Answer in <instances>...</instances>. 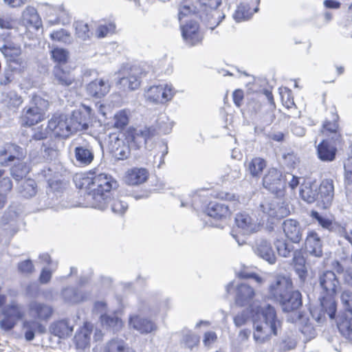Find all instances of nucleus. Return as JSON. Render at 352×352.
Segmentation results:
<instances>
[{
  "mask_svg": "<svg viewBox=\"0 0 352 352\" xmlns=\"http://www.w3.org/2000/svg\"><path fill=\"white\" fill-rule=\"evenodd\" d=\"M160 118L156 125L144 126L143 129H130L125 135V139L117 138L111 146V152L118 160L127 159L131 150H138L147 142L160 133L166 134L170 131L166 123Z\"/></svg>",
  "mask_w": 352,
  "mask_h": 352,
  "instance_id": "nucleus-1",
  "label": "nucleus"
},
{
  "mask_svg": "<svg viewBox=\"0 0 352 352\" xmlns=\"http://www.w3.org/2000/svg\"><path fill=\"white\" fill-rule=\"evenodd\" d=\"M318 282L320 292L318 300L320 304L310 309L312 318L318 322L322 323L327 316L333 318L337 311L335 296L340 288V281L336 274L331 270L323 272L319 275Z\"/></svg>",
  "mask_w": 352,
  "mask_h": 352,
  "instance_id": "nucleus-2",
  "label": "nucleus"
},
{
  "mask_svg": "<svg viewBox=\"0 0 352 352\" xmlns=\"http://www.w3.org/2000/svg\"><path fill=\"white\" fill-rule=\"evenodd\" d=\"M116 186L117 182L111 176L100 173L92 177L83 178L80 188L85 186L87 189L85 199L91 207L104 210L108 206L110 191Z\"/></svg>",
  "mask_w": 352,
  "mask_h": 352,
  "instance_id": "nucleus-3",
  "label": "nucleus"
},
{
  "mask_svg": "<svg viewBox=\"0 0 352 352\" xmlns=\"http://www.w3.org/2000/svg\"><path fill=\"white\" fill-rule=\"evenodd\" d=\"M49 107L48 100L38 96H34L23 109L20 116L22 126H33L45 119Z\"/></svg>",
  "mask_w": 352,
  "mask_h": 352,
  "instance_id": "nucleus-4",
  "label": "nucleus"
},
{
  "mask_svg": "<svg viewBox=\"0 0 352 352\" xmlns=\"http://www.w3.org/2000/svg\"><path fill=\"white\" fill-rule=\"evenodd\" d=\"M234 289V302L237 306L248 307L251 311H258L259 305L254 303L255 292L251 286L245 283H241L235 286L234 282H230L226 285V294H230Z\"/></svg>",
  "mask_w": 352,
  "mask_h": 352,
  "instance_id": "nucleus-5",
  "label": "nucleus"
},
{
  "mask_svg": "<svg viewBox=\"0 0 352 352\" xmlns=\"http://www.w3.org/2000/svg\"><path fill=\"white\" fill-rule=\"evenodd\" d=\"M146 74L140 66L133 65L129 69H124L119 72V80L117 85L124 91L137 89L141 82L142 77Z\"/></svg>",
  "mask_w": 352,
  "mask_h": 352,
  "instance_id": "nucleus-6",
  "label": "nucleus"
},
{
  "mask_svg": "<svg viewBox=\"0 0 352 352\" xmlns=\"http://www.w3.org/2000/svg\"><path fill=\"white\" fill-rule=\"evenodd\" d=\"M259 210L263 213L262 218H266L271 223H274V220L284 218L289 214V210L276 197L265 199L261 203Z\"/></svg>",
  "mask_w": 352,
  "mask_h": 352,
  "instance_id": "nucleus-7",
  "label": "nucleus"
},
{
  "mask_svg": "<svg viewBox=\"0 0 352 352\" xmlns=\"http://www.w3.org/2000/svg\"><path fill=\"white\" fill-rule=\"evenodd\" d=\"M74 147V157L80 166H87L91 164L94 160V150L93 145L82 137L75 138L72 142Z\"/></svg>",
  "mask_w": 352,
  "mask_h": 352,
  "instance_id": "nucleus-8",
  "label": "nucleus"
},
{
  "mask_svg": "<svg viewBox=\"0 0 352 352\" xmlns=\"http://www.w3.org/2000/svg\"><path fill=\"white\" fill-rule=\"evenodd\" d=\"M293 289V283L290 278L285 276H276L268 287L267 297L276 302Z\"/></svg>",
  "mask_w": 352,
  "mask_h": 352,
  "instance_id": "nucleus-9",
  "label": "nucleus"
},
{
  "mask_svg": "<svg viewBox=\"0 0 352 352\" xmlns=\"http://www.w3.org/2000/svg\"><path fill=\"white\" fill-rule=\"evenodd\" d=\"M261 311V322H254L255 330H264L270 329V330H278L281 328V320L277 317L276 309L270 305H266L263 308L259 306L258 311Z\"/></svg>",
  "mask_w": 352,
  "mask_h": 352,
  "instance_id": "nucleus-10",
  "label": "nucleus"
},
{
  "mask_svg": "<svg viewBox=\"0 0 352 352\" xmlns=\"http://www.w3.org/2000/svg\"><path fill=\"white\" fill-rule=\"evenodd\" d=\"M69 117L66 114H54L48 121L47 128L55 136L67 138L72 134Z\"/></svg>",
  "mask_w": 352,
  "mask_h": 352,
  "instance_id": "nucleus-11",
  "label": "nucleus"
},
{
  "mask_svg": "<svg viewBox=\"0 0 352 352\" xmlns=\"http://www.w3.org/2000/svg\"><path fill=\"white\" fill-rule=\"evenodd\" d=\"M175 94L171 85H157L151 87L146 93V100L155 104H163L170 100Z\"/></svg>",
  "mask_w": 352,
  "mask_h": 352,
  "instance_id": "nucleus-12",
  "label": "nucleus"
},
{
  "mask_svg": "<svg viewBox=\"0 0 352 352\" xmlns=\"http://www.w3.org/2000/svg\"><path fill=\"white\" fill-rule=\"evenodd\" d=\"M23 316V314L17 305L6 307L0 314V327L3 330H11Z\"/></svg>",
  "mask_w": 352,
  "mask_h": 352,
  "instance_id": "nucleus-13",
  "label": "nucleus"
},
{
  "mask_svg": "<svg viewBox=\"0 0 352 352\" xmlns=\"http://www.w3.org/2000/svg\"><path fill=\"white\" fill-rule=\"evenodd\" d=\"M263 185L272 193L280 191L285 187L282 173L276 168H270L263 178Z\"/></svg>",
  "mask_w": 352,
  "mask_h": 352,
  "instance_id": "nucleus-14",
  "label": "nucleus"
},
{
  "mask_svg": "<svg viewBox=\"0 0 352 352\" xmlns=\"http://www.w3.org/2000/svg\"><path fill=\"white\" fill-rule=\"evenodd\" d=\"M182 35L185 43L189 46H195L201 43L203 34L199 30V24L190 21L182 26Z\"/></svg>",
  "mask_w": 352,
  "mask_h": 352,
  "instance_id": "nucleus-15",
  "label": "nucleus"
},
{
  "mask_svg": "<svg viewBox=\"0 0 352 352\" xmlns=\"http://www.w3.org/2000/svg\"><path fill=\"white\" fill-rule=\"evenodd\" d=\"M285 236L294 243H299L302 240L304 228L300 223L293 219H287L282 223Z\"/></svg>",
  "mask_w": 352,
  "mask_h": 352,
  "instance_id": "nucleus-16",
  "label": "nucleus"
},
{
  "mask_svg": "<svg viewBox=\"0 0 352 352\" xmlns=\"http://www.w3.org/2000/svg\"><path fill=\"white\" fill-rule=\"evenodd\" d=\"M0 51L9 64L18 67H21L23 64V60L21 56V48L19 45L8 42L0 46Z\"/></svg>",
  "mask_w": 352,
  "mask_h": 352,
  "instance_id": "nucleus-17",
  "label": "nucleus"
},
{
  "mask_svg": "<svg viewBox=\"0 0 352 352\" xmlns=\"http://www.w3.org/2000/svg\"><path fill=\"white\" fill-rule=\"evenodd\" d=\"M25 156L23 149L19 146L8 143L0 148V165L6 166L15 159L21 160Z\"/></svg>",
  "mask_w": 352,
  "mask_h": 352,
  "instance_id": "nucleus-18",
  "label": "nucleus"
},
{
  "mask_svg": "<svg viewBox=\"0 0 352 352\" xmlns=\"http://www.w3.org/2000/svg\"><path fill=\"white\" fill-rule=\"evenodd\" d=\"M254 252L258 256L271 265L276 261V256L272 244L265 239H260L256 241Z\"/></svg>",
  "mask_w": 352,
  "mask_h": 352,
  "instance_id": "nucleus-19",
  "label": "nucleus"
},
{
  "mask_svg": "<svg viewBox=\"0 0 352 352\" xmlns=\"http://www.w3.org/2000/svg\"><path fill=\"white\" fill-rule=\"evenodd\" d=\"M235 223L243 234H250L257 231V221L249 212L243 211L236 214Z\"/></svg>",
  "mask_w": 352,
  "mask_h": 352,
  "instance_id": "nucleus-20",
  "label": "nucleus"
},
{
  "mask_svg": "<svg viewBox=\"0 0 352 352\" xmlns=\"http://www.w3.org/2000/svg\"><path fill=\"white\" fill-rule=\"evenodd\" d=\"M340 143L330 142L328 140H323L316 147L317 155L322 162H331L335 160L338 148Z\"/></svg>",
  "mask_w": 352,
  "mask_h": 352,
  "instance_id": "nucleus-21",
  "label": "nucleus"
},
{
  "mask_svg": "<svg viewBox=\"0 0 352 352\" xmlns=\"http://www.w3.org/2000/svg\"><path fill=\"white\" fill-rule=\"evenodd\" d=\"M278 303H279L284 312L297 310L302 304L301 293L292 289Z\"/></svg>",
  "mask_w": 352,
  "mask_h": 352,
  "instance_id": "nucleus-22",
  "label": "nucleus"
},
{
  "mask_svg": "<svg viewBox=\"0 0 352 352\" xmlns=\"http://www.w3.org/2000/svg\"><path fill=\"white\" fill-rule=\"evenodd\" d=\"M319 199L321 200L324 208H329L334 197V182L331 178L322 180L318 187Z\"/></svg>",
  "mask_w": 352,
  "mask_h": 352,
  "instance_id": "nucleus-23",
  "label": "nucleus"
},
{
  "mask_svg": "<svg viewBox=\"0 0 352 352\" xmlns=\"http://www.w3.org/2000/svg\"><path fill=\"white\" fill-rule=\"evenodd\" d=\"M306 252L315 257L322 256V244L320 237L315 231L307 233L305 242Z\"/></svg>",
  "mask_w": 352,
  "mask_h": 352,
  "instance_id": "nucleus-24",
  "label": "nucleus"
},
{
  "mask_svg": "<svg viewBox=\"0 0 352 352\" xmlns=\"http://www.w3.org/2000/svg\"><path fill=\"white\" fill-rule=\"evenodd\" d=\"M311 217L316 221L319 226L323 229L328 230L329 232L334 233L335 234L343 233V226L340 223L333 221L326 216L322 215L318 212L312 210L311 212Z\"/></svg>",
  "mask_w": 352,
  "mask_h": 352,
  "instance_id": "nucleus-25",
  "label": "nucleus"
},
{
  "mask_svg": "<svg viewBox=\"0 0 352 352\" xmlns=\"http://www.w3.org/2000/svg\"><path fill=\"white\" fill-rule=\"evenodd\" d=\"M60 296L63 301L69 305L78 304L86 300L88 298L86 292L72 286L64 287L61 290Z\"/></svg>",
  "mask_w": 352,
  "mask_h": 352,
  "instance_id": "nucleus-26",
  "label": "nucleus"
},
{
  "mask_svg": "<svg viewBox=\"0 0 352 352\" xmlns=\"http://www.w3.org/2000/svg\"><path fill=\"white\" fill-rule=\"evenodd\" d=\"M68 117L72 133L85 131L89 128V117L87 113L76 110Z\"/></svg>",
  "mask_w": 352,
  "mask_h": 352,
  "instance_id": "nucleus-27",
  "label": "nucleus"
},
{
  "mask_svg": "<svg viewBox=\"0 0 352 352\" xmlns=\"http://www.w3.org/2000/svg\"><path fill=\"white\" fill-rule=\"evenodd\" d=\"M338 115L336 113L332 112L331 120H326L322 124L324 133L329 136L331 140L335 143L342 142V135L339 131V125L338 123Z\"/></svg>",
  "mask_w": 352,
  "mask_h": 352,
  "instance_id": "nucleus-28",
  "label": "nucleus"
},
{
  "mask_svg": "<svg viewBox=\"0 0 352 352\" xmlns=\"http://www.w3.org/2000/svg\"><path fill=\"white\" fill-rule=\"evenodd\" d=\"M54 83L62 87H69L72 85L75 78L72 72L65 69L62 65H56L53 69Z\"/></svg>",
  "mask_w": 352,
  "mask_h": 352,
  "instance_id": "nucleus-29",
  "label": "nucleus"
},
{
  "mask_svg": "<svg viewBox=\"0 0 352 352\" xmlns=\"http://www.w3.org/2000/svg\"><path fill=\"white\" fill-rule=\"evenodd\" d=\"M206 214L215 219H226L230 214L229 206L220 202H210L206 209Z\"/></svg>",
  "mask_w": 352,
  "mask_h": 352,
  "instance_id": "nucleus-30",
  "label": "nucleus"
},
{
  "mask_svg": "<svg viewBox=\"0 0 352 352\" xmlns=\"http://www.w3.org/2000/svg\"><path fill=\"white\" fill-rule=\"evenodd\" d=\"M109 89L110 86L108 81L103 79H96L88 84L87 91L89 95L93 97L101 98L109 91Z\"/></svg>",
  "mask_w": 352,
  "mask_h": 352,
  "instance_id": "nucleus-31",
  "label": "nucleus"
},
{
  "mask_svg": "<svg viewBox=\"0 0 352 352\" xmlns=\"http://www.w3.org/2000/svg\"><path fill=\"white\" fill-rule=\"evenodd\" d=\"M148 171L143 168H133L129 170L124 177L125 182L131 186L139 185L146 181Z\"/></svg>",
  "mask_w": 352,
  "mask_h": 352,
  "instance_id": "nucleus-32",
  "label": "nucleus"
},
{
  "mask_svg": "<svg viewBox=\"0 0 352 352\" xmlns=\"http://www.w3.org/2000/svg\"><path fill=\"white\" fill-rule=\"evenodd\" d=\"M1 226L7 234L13 236L18 231L16 213L12 210L5 212L1 220Z\"/></svg>",
  "mask_w": 352,
  "mask_h": 352,
  "instance_id": "nucleus-33",
  "label": "nucleus"
},
{
  "mask_svg": "<svg viewBox=\"0 0 352 352\" xmlns=\"http://www.w3.org/2000/svg\"><path fill=\"white\" fill-rule=\"evenodd\" d=\"M129 324L130 327L135 330H156L155 323L140 315H132L129 317Z\"/></svg>",
  "mask_w": 352,
  "mask_h": 352,
  "instance_id": "nucleus-34",
  "label": "nucleus"
},
{
  "mask_svg": "<svg viewBox=\"0 0 352 352\" xmlns=\"http://www.w3.org/2000/svg\"><path fill=\"white\" fill-rule=\"evenodd\" d=\"M29 311L32 316L40 320H46L51 316L53 309L51 306L45 304L32 301L29 304Z\"/></svg>",
  "mask_w": 352,
  "mask_h": 352,
  "instance_id": "nucleus-35",
  "label": "nucleus"
},
{
  "mask_svg": "<svg viewBox=\"0 0 352 352\" xmlns=\"http://www.w3.org/2000/svg\"><path fill=\"white\" fill-rule=\"evenodd\" d=\"M300 196L308 204H312L319 199L318 186L314 184L306 183L301 186Z\"/></svg>",
  "mask_w": 352,
  "mask_h": 352,
  "instance_id": "nucleus-36",
  "label": "nucleus"
},
{
  "mask_svg": "<svg viewBox=\"0 0 352 352\" xmlns=\"http://www.w3.org/2000/svg\"><path fill=\"white\" fill-rule=\"evenodd\" d=\"M23 22L27 23L36 29L42 25L41 19L37 10L32 6H28L22 13Z\"/></svg>",
  "mask_w": 352,
  "mask_h": 352,
  "instance_id": "nucleus-37",
  "label": "nucleus"
},
{
  "mask_svg": "<svg viewBox=\"0 0 352 352\" xmlns=\"http://www.w3.org/2000/svg\"><path fill=\"white\" fill-rule=\"evenodd\" d=\"M278 254L283 257L287 258L291 256L299 255V253L294 251V247L292 244L288 243L285 239H277L274 242Z\"/></svg>",
  "mask_w": 352,
  "mask_h": 352,
  "instance_id": "nucleus-38",
  "label": "nucleus"
},
{
  "mask_svg": "<svg viewBox=\"0 0 352 352\" xmlns=\"http://www.w3.org/2000/svg\"><path fill=\"white\" fill-rule=\"evenodd\" d=\"M102 328L112 330H118L122 327V320L114 314H103L100 318Z\"/></svg>",
  "mask_w": 352,
  "mask_h": 352,
  "instance_id": "nucleus-39",
  "label": "nucleus"
},
{
  "mask_svg": "<svg viewBox=\"0 0 352 352\" xmlns=\"http://www.w3.org/2000/svg\"><path fill=\"white\" fill-rule=\"evenodd\" d=\"M265 166V160L261 157H254L249 162L248 170L252 177H258Z\"/></svg>",
  "mask_w": 352,
  "mask_h": 352,
  "instance_id": "nucleus-40",
  "label": "nucleus"
},
{
  "mask_svg": "<svg viewBox=\"0 0 352 352\" xmlns=\"http://www.w3.org/2000/svg\"><path fill=\"white\" fill-rule=\"evenodd\" d=\"M19 191L22 196L26 198L34 196L36 193V184L35 181L31 179L21 181Z\"/></svg>",
  "mask_w": 352,
  "mask_h": 352,
  "instance_id": "nucleus-41",
  "label": "nucleus"
},
{
  "mask_svg": "<svg viewBox=\"0 0 352 352\" xmlns=\"http://www.w3.org/2000/svg\"><path fill=\"white\" fill-rule=\"evenodd\" d=\"M125 197H113L112 199H109V203L111 204V208L115 214L122 215L128 208V204L125 201ZM109 204H108L109 205Z\"/></svg>",
  "mask_w": 352,
  "mask_h": 352,
  "instance_id": "nucleus-42",
  "label": "nucleus"
},
{
  "mask_svg": "<svg viewBox=\"0 0 352 352\" xmlns=\"http://www.w3.org/2000/svg\"><path fill=\"white\" fill-rule=\"evenodd\" d=\"M253 14L250 6L247 3H241L233 14V18L236 22L250 19Z\"/></svg>",
  "mask_w": 352,
  "mask_h": 352,
  "instance_id": "nucleus-43",
  "label": "nucleus"
},
{
  "mask_svg": "<svg viewBox=\"0 0 352 352\" xmlns=\"http://www.w3.org/2000/svg\"><path fill=\"white\" fill-rule=\"evenodd\" d=\"M41 153L46 160H52L58 156V150L53 141L48 140L43 143L41 147Z\"/></svg>",
  "mask_w": 352,
  "mask_h": 352,
  "instance_id": "nucleus-44",
  "label": "nucleus"
},
{
  "mask_svg": "<svg viewBox=\"0 0 352 352\" xmlns=\"http://www.w3.org/2000/svg\"><path fill=\"white\" fill-rule=\"evenodd\" d=\"M92 331H76L74 342L78 349H85L89 346Z\"/></svg>",
  "mask_w": 352,
  "mask_h": 352,
  "instance_id": "nucleus-45",
  "label": "nucleus"
},
{
  "mask_svg": "<svg viewBox=\"0 0 352 352\" xmlns=\"http://www.w3.org/2000/svg\"><path fill=\"white\" fill-rule=\"evenodd\" d=\"M349 313L343 312L339 314L336 318V315L333 318H330V320L336 319V325L338 330H352L351 327V320L352 318L349 314Z\"/></svg>",
  "mask_w": 352,
  "mask_h": 352,
  "instance_id": "nucleus-46",
  "label": "nucleus"
},
{
  "mask_svg": "<svg viewBox=\"0 0 352 352\" xmlns=\"http://www.w3.org/2000/svg\"><path fill=\"white\" fill-rule=\"evenodd\" d=\"M293 260L294 263L295 272L298 276L300 281L305 282L307 275V270L303 257H301L299 255H294Z\"/></svg>",
  "mask_w": 352,
  "mask_h": 352,
  "instance_id": "nucleus-47",
  "label": "nucleus"
},
{
  "mask_svg": "<svg viewBox=\"0 0 352 352\" xmlns=\"http://www.w3.org/2000/svg\"><path fill=\"white\" fill-rule=\"evenodd\" d=\"M105 352H135L129 347L122 340H112L108 342Z\"/></svg>",
  "mask_w": 352,
  "mask_h": 352,
  "instance_id": "nucleus-48",
  "label": "nucleus"
},
{
  "mask_svg": "<svg viewBox=\"0 0 352 352\" xmlns=\"http://www.w3.org/2000/svg\"><path fill=\"white\" fill-rule=\"evenodd\" d=\"M257 312L256 311H251L250 308L243 310L234 318V322L236 327L240 328L246 325L248 322H252L250 314Z\"/></svg>",
  "mask_w": 352,
  "mask_h": 352,
  "instance_id": "nucleus-49",
  "label": "nucleus"
},
{
  "mask_svg": "<svg viewBox=\"0 0 352 352\" xmlns=\"http://www.w3.org/2000/svg\"><path fill=\"white\" fill-rule=\"evenodd\" d=\"M51 56L54 61L58 64V65H61L67 63L69 52L63 48L55 47L51 51Z\"/></svg>",
  "mask_w": 352,
  "mask_h": 352,
  "instance_id": "nucleus-50",
  "label": "nucleus"
},
{
  "mask_svg": "<svg viewBox=\"0 0 352 352\" xmlns=\"http://www.w3.org/2000/svg\"><path fill=\"white\" fill-rule=\"evenodd\" d=\"M17 69V66L8 64V67L0 75V84L1 85H7L10 83L14 80V71Z\"/></svg>",
  "mask_w": 352,
  "mask_h": 352,
  "instance_id": "nucleus-51",
  "label": "nucleus"
},
{
  "mask_svg": "<svg viewBox=\"0 0 352 352\" xmlns=\"http://www.w3.org/2000/svg\"><path fill=\"white\" fill-rule=\"evenodd\" d=\"M340 300L345 311L352 316V291L344 290L341 294Z\"/></svg>",
  "mask_w": 352,
  "mask_h": 352,
  "instance_id": "nucleus-52",
  "label": "nucleus"
},
{
  "mask_svg": "<svg viewBox=\"0 0 352 352\" xmlns=\"http://www.w3.org/2000/svg\"><path fill=\"white\" fill-rule=\"evenodd\" d=\"M129 123V117L124 110L120 111L114 116L113 126L118 129H124Z\"/></svg>",
  "mask_w": 352,
  "mask_h": 352,
  "instance_id": "nucleus-53",
  "label": "nucleus"
},
{
  "mask_svg": "<svg viewBox=\"0 0 352 352\" xmlns=\"http://www.w3.org/2000/svg\"><path fill=\"white\" fill-rule=\"evenodd\" d=\"M30 142L32 140L40 141L44 140L47 138V128H43V126H40L36 128H32L30 129Z\"/></svg>",
  "mask_w": 352,
  "mask_h": 352,
  "instance_id": "nucleus-54",
  "label": "nucleus"
},
{
  "mask_svg": "<svg viewBox=\"0 0 352 352\" xmlns=\"http://www.w3.org/2000/svg\"><path fill=\"white\" fill-rule=\"evenodd\" d=\"M28 168L25 164L19 163L11 170V174L16 180H21L28 173Z\"/></svg>",
  "mask_w": 352,
  "mask_h": 352,
  "instance_id": "nucleus-55",
  "label": "nucleus"
},
{
  "mask_svg": "<svg viewBox=\"0 0 352 352\" xmlns=\"http://www.w3.org/2000/svg\"><path fill=\"white\" fill-rule=\"evenodd\" d=\"M19 272L24 275L28 276L32 274L34 270V265L30 259H26L21 261L17 265Z\"/></svg>",
  "mask_w": 352,
  "mask_h": 352,
  "instance_id": "nucleus-56",
  "label": "nucleus"
},
{
  "mask_svg": "<svg viewBox=\"0 0 352 352\" xmlns=\"http://www.w3.org/2000/svg\"><path fill=\"white\" fill-rule=\"evenodd\" d=\"M116 29L115 24L112 23L100 25L96 30V36L98 38H104L109 34H112Z\"/></svg>",
  "mask_w": 352,
  "mask_h": 352,
  "instance_id": "nucleus-57",
  "label": "nucleus"
},
{
  "mask_svg": "<svg viewBox=\"0 0 352 352\" xmlns=\"http://www.w3.org/2000/svg\"><path fill=\"white\" fill-rule=\"evenodd\" d=\"M278 331H253V338L258 344H263L269 341L272 335L277 336Z\"/></svg>",
  "mask_w": 352,
  "mask_h": 352,
  "instance_id": "nucleus-58",
  "label": "nucleus"
},
{
  "mask_svg": "<svg viewBox=\"0 0 352 352\" xmlns=\"http://www.w3.org/2000/svg\"><path fill=\"white\" fill-rule=\"evenodd\" d=\"M50 37L52 40L65 43L70 42L71 38L69 33L64 29H60L52 32L50 34Z\"/></svg>",
  "mask_w": 352,
  "mask_h": 352,
  "instance_id": "nucleus-59",
  "label": "nucleus"
},
{
  "mask_svg": "<svg viewBox=\"0 0 352 352\" xmlns=\"http://www.w3.org/2000/svg\"><path fill=\"white\" fill-rule=\"evenodd\" d=\"M75 29H76V34L77 36L85 40L89 36V28L87 23H84L83 21H78L75 23Z\"/></svg>",
  "mask_w": 352,
  "mask_h": 352,
  "instance_id": "nucleus-60",
  "label": "nucleus"
},
{
  "mask_svg": "<svg viewBox=\"0 0 352 352\" xmlns=\"http://www.w3.org/2000/svg\"><path fill=\"white\" fill-rule=\"evenodd\" d=\"M7 104L9 107L17 108L23 102L22 98L16 92L10 91L7 94Z\"/></svg>",
  "mask_w": 352,
  "mask_h": 352,
  "instance_id": "nucleus-61",
  "label": "nucleus"
},
{
  "mask_svg": "<svg viewBox=\"0 0 352 352\" xmlns=\"http://www.w3.org/2000/svg\"><path fill=\"white\" fill-rule=\"evenodd\" d=\"M199 342V337L195 333H188L186 334L182 340V344L185 347L192 349Z\"/></svg>",
  "mask_w": 352,
  "mask_h": 352,
  "instance_id": "nucleus-62",
  "label": "nucleus"
},
{
  "mask_svg": "<svg viewBox=\"0 0 352 352\" xmlns=\"http://www.w3.org/2000/svg\"><path fill=\"white\" fill-rule=\"evenodd\" d=\"M50 330H73V327L69 326L67 320L63 319L54 322Z\"/></svg>",
  "mask_w": 352,
  "mask_h": 352,
  "instance_id": "nucleus-63",
  "label": "nucleus"
},
{
  "mask_svg": "<svg viewBox=\"0 0 352 352\" xmlns=\"http://www.w3.org/2000/svg\"><path fill=\"white\" fill-rule=\"evenodd\" d=\"M345 182L348 185L352 184V158L347 159L344 166Z\"/></svg>",
  "mask_w": 352,
  "mask_h": 352,
  "instance_id": "nucleus-64",
  "label": "nucleus"
}]
</instances>
